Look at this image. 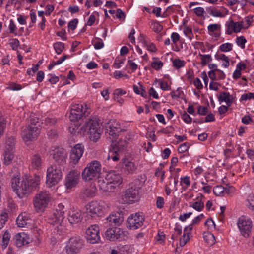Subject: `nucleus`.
Masks as SVG:
<instances>
[{"label": "nucleus", "mask_w": 254, "mask_h": 254, "mask_svg": "<svg viewBox=\"0 0 254 254\" xmlns=\"http://www.w3.org/2000/svg\"><path fill=\"white\" fill-rule=\"evenodd\" d=\"M237 225L241 234L244 237H248L252 231L253 223L248 217L242 216L237 221Z\"/></svg>", "instance_id": "obj_12"}, {"label": "nucleus", "mask_w": 254, "mask_h": 254, "mask_svg": "<svg viewBox=\"0 0 254 254\" xmlns=\"http://www.w3.org/2000/svg\"><path fill=\"white\" fill-rule=\"evenodd\" d=\"M189 148V143L188 142H185L179 146L178 150L180 153H184L188 150Z\"/></svg>", "instance_id": "obj_64"}, {"label": "nucleus", "mask_w": 254, "mask_h": 254, "mask_svg": "<svg viewBox=\"0 0 254 254\" xmlns=\"http://www.w3.org/2000/svg\"><path fill=\"white\" fill-rule=\"evenodd\" d=\"M96 188L94 186H90L83 189L81 192V196L83 198H91L95 195Z\"/></svg>", "instance_id": "obj_30"}, {"label": "nucleus", "mask_w": 254, "mask_h": 254, "mask_svg": "<svg viewBox=\"0 0 254 254\" xmlns=\"http://www.w3.org/2000/svg\"><path fill=\"white\" fill-rule=\"evenodd\" d=\"M213 191L216 196H222L225 194V188L222 185H217L213 188Z\"/></svg>", "instance_id": "obj_43"}, {"label": "nucleus", "mask_w": 254, "mask_h": 254, "mask_svg": "<svg viewBox=\"0 0 254 254\" xmlns=\"http://www.w3.org/2000/svg\"><path fill=\"white\" fill-rule=\"evenodd\" d=\"M180 184L182 186L183 190H186L187 188L190 185V177L186 176L181 178Z\"/></svg>", "instance_id": "obj_42"}, {"label": "nucleus", "mask_w": 254, "mask_h": 254, "mask_svg": "<svg viewBox=\"0 0 254 254\" xmlns=\"http://www.w3.org/2000/svg\"><path fill=\"white\" fill-rule=\"evenodd\" d=\"M32 220L30 218V215L26 212L22 213L17 218L16 223L18 227H28L31 224Z\"/></svg>", "instance_id": "obj_25"}, {"label": "nucleus", "mask_w": 254, "mask_h": 254, "mask_svg": "<svg viewBox=\"0 0 254 254\" xmlns=\"http://www.w3.org/2000/svg\"><path fill=\"white\" fill-rule=\"evenodd\" d=\"M233 48V44L230 43H225L221 44L219 49L221 52H227L231 51Z\"/></svg>", "instance_id": "obj_49"}, {"label": "nucleus", "mask_w": 254, "mask_h": 254, "mask_svg": "<svg viewBox=\"0 0 254 254\" xmlns=\"http://www.w3.org/2000/svg\"><path fill=\"white\" fill-rule=\"evenodd\" d=\"M142 43L143 45L146 47L147 49L152 52L157 51V48L155 44L153 43H148L146 37L144 35H141Z\"/></svg>", "instance_id": "obj_34"}, {"label": "nucleus", "mask_w": 254, "mask_h": 254, "mask_svg": "<svg viewBox=\"0 0 254 254\" xmlns=\"http://www.w3.org/2000/svg\"><path fill=\"white\" fill-rule=\"evenodd\" d=\"M98 179V186L101 190L108 192L113 191L112 185L110 184L109 182L106 180V178L105 179L100 178V177Z\"/></svg>", "instance_id": "obj_29"}, {"label": "nucleus", "mask_w": 254, "mask_h": 254, "mask_svg": "<svg viewBox=\"0 0 254 254\" xmlns=\"http://www.w3.org/2000/svg\"><path fill=\"white\" fill-rule=\"evenodd\" d=\"M254 99V93L249 92L243 94L240 98L241 100L246 101L247 100Z\"/></svg>", "instance_id": "obj_60"}, {"label": "nucleus", "mask_w": 254, "mask_h": 254, "mask_svg": "<svg viewBox=\"0 0 254 254\" xmlns=\"http://www.w3.org/2000/svg\"><path fill=\"white\" fill-rule=\"evenodd\" d=\"M207 11L213 17H224L225 16V14L216 8L209 7L207 9Z\"/></svg>", "instance_id": "obj_39"}, {"label": "nucleus", "mask_w": 254, "mask_h": 254, "mask_svg": "<svg viewBox=\"0 0 254 254\" xmlns=\"http://www.w3.org/2000/svg\"><path fill=\"white\" fill-rule=\"evenodd\" d=\"M227 29V33L231 34L232 32H239L243 28V22H234L233 20L230 19L226 24Z\"/></svg>", "instance_id": "obj_22"}, {"label": "nucleus", "mask_w": 254, "mask_h": 254, "mask_svg": "<svg viewBox=\"0 0 254 254\" xmlns=\"http://www.w3.org/2000/svg\"><path fill=\"white\" fill-rule=\"evenodd\" d=\"M95 14H96L97 15H98V13L97 12H94L89 17L87 23L86 25L88 26H92L93 25V24L96 21V16Z\"/></svg>", "instance_id": "obj_57"}, {"label": "nucleus", "mask_w": 254, "mask_h": 254, "mask_svg": "<svg viewBox=\"0 0 254 254\" xmlns=\"http://www.w3.org/2000/svg\"><path fill=\"white\" fill-rule=\"evenodd\" d=\"M151 26L153 30L156 33L160 32L163 29L162 26L158 22H153Z\"/></svg>", "instance_id": "obj_55"}, {"label": "nucleus", "mask_w": 254, "mask_h": 254, "mask_svg": "<svg viewBox=\"0 0 254 254\" xmlns=\"http://www.w3.org/2000/svg\"><path fill=\"white\" fill-rule=\"evenodd\" d=\"M68 216V221L72 224L81 222L83 218L82 211L74 208L70 209Z\"/></svg>", "instance_id": "obj_21"}, {"label": "nucleus", "mask_w": 254, "mask_h": 254, "mask_svg": "<svg viewBox=\"0 0 254 254\" xmlns=\"http://www.w3.org/2000/svg\"><path fill=\"white\" fill-rule=\"evenodd\" d=\"M15 138L13 136L8 137L5 142V148L4 150L13 151L15 148Z\"/></svg>", "instance_id": "obj_35"}, {"label": "nucleus", "mask_w": 254, "mask_h": 254, "mask_svg": "<svg viewBox=\"0 0 254 254\" xmlns=\"http://www.w3.org/2000/svg\"><path fill=\"white\" fill-rule=\"evenodd\" d=\"M84 151V146L81 144H77L73 147L70 153V162L74 164H77L82 156Z\"/></svg>", "instance_id": "obj_18"}, {"label": "nucleus", "mask_w": 254, "mask_h": 254, "mask_svg": "<svg viewBox=\"0 0 254 254\" xmlns=\"http://www.w3.org/2000/svg\"><path fill=\"white\" fill-rule=\"evenodd\" d=\"M215 58L217 60L222 61V66L227 68L230 65V58L226 55L221 53H216Z\"/></svg>", "instance_id": "obj_32"}, {"label": "nucleus", "mask_w": 254, "mask_h": 254, "mask_svg": "<svg viewBox=\"0 0 254 254\" xmlns=\"http://www.w3.org/2000/svg\"><path fill=\"white\" fill-rule=\"evenodd\" d=\"M102 165L100 162L93 160L87 164L82 172V177L85 181H90L100 177Z\"/></svg>", "instance_id": "obj_7"}, {"label": "nucleus", "mask_w": 254, "mask_h": 254, "mask_svg": "<svg viewBox=\"0 0 254 254\" xmlns=\"http://www.w3.org/2000/svg\"><path fill=\"white\" fill-rule=\"evenodd\" d=\"M190 207L193 208L197 211H201L204 208V203L201 200L195 202H192L190 204Z\"/></svg>", "instance_id": "obj_41"}, {"label": "nucleus", "mask_w": 254, "mask_h": 254, "mask_svg": "<svg viewBox=\"0 0 254 254\" xmlns=\"http://www.w3.org/2000/svg\"><path fill=\"white\" fill-rule=\"evenodd\" d=\"M220 103L225 102L228 106H231L233 104L234 98L228 92H221L218 97Z\"/></svg>", "instance_id": "obj_27"}, {"label": "nucleus", "mask_w": 254, "mask_h": 254, "mask_svg": "<svg viewBox=\"0 0 254 254\" xmlns=\"http://www.w3.org/2000/svg\"><path fill=\"white\" fill-rule=\"evenodd\" d=\"M204 218V215L203 214H201L197 217H195L192 220L191 223L185 228V231L187 232V230H189V231L190 232L193 229V225L199 223L200 220Z\"/></svg>", "instance_id": "obj_36"}, {"label": "nucleus", "mask_w": 254, "mask_h": 254, "mask_svg": "<svg viewBox=\"0 0 254 254\" xmlns=\"http://www.w3.org/2000/svg\"><path fill=\"white\" fill-rule=\"evenodd\" d=\"M86 213L92 218L102 216L109 209L108 204L103 201L93 200L85 206Z\"/></svg>", "instance_id": "obj_4"}, {"label": "nucleus", "mask_w": 254, "mask_h": 254, "mask_svg": "<svg viewBox=\"0 0 254 254\" xmlns=\"http://www.w3.org/2000/svg\"><path fill=\"white\" fill-rule=\"evenodd\" d=\"M63 172L60 166L51 165L47 168L46 184L50 188L57 185L62 179Z\"/></svg>", "instance_id": "obj_8"}, {"label": "nucleus", "mask_w": 254, "mask_h": 254, "mask_svg": "<svg viewBox=\"0 0 254 254\" xmlns=\"http://www.w3.org/2000/svg\"><path fill=\"white\" fill-rule=\"evenodd\" d=\"M52 198L49 191L42 190L37 193L33 199L34 210L37 213H43L48 207Z\"/></svg>", "instance_id": "obj_6"}, {"label": "nucleus", "mask_w": 254, "mask_h": 254, "mask_svg": "<svg viewBox=\"0 0 254 254\" xmlns=\"http://www.w3.org/2000/svg\"><path fill=\"white\" fill-rule=\"evenodd\" d=\"M199 56L200 57L201 60V65L202 66H205L207 64L212 61V58L210 54L203 55L201 53L199 54Z\"/></svg>", "instance_id": "obj_40"}, {"label": "nucleus", "mask_w": 254, "mask_h": 254, "mask_svg": "<svg viewBox=\"0 0 254 254\" xmlns=\"http://www.w3.org/2000/svg\"><path fill=\"white\" fill-rule=\"evenodd\" d=\"M53 47L56 53L59 55L64 49V44L61 42H56L53 44Z\"/></svg>", "instance_id": "obj_45"}, {"label": "nucleus", "mask_w": 254, "mask_h": 254, "mask_svg": "<svg viewBox=\"0 0 254 254\" xmlns=\"http://www.w3.org/2000/svg\"><path fill=\"white\" fill-rule=\"evenodd\" d=\"M171 95L173 99L182 98L184 96V93L180 89V88H178L176 91L172 92Z\"/></svg>", "instance_id": "obj_53"}, {"label": "nucleus", "mask_w": 254, "mask_h": 254, "mask_svg": "<svg viewBox=\"0 0 254 254\" xmlns=\"http://www.w3.org/2000/svg\"><path fill=\"white\" fill-rule=\"evenodd\" d=\"M15 243L17 247H21L29 243L30 239L24 232L19 233L15 235L14 237Z\"/></svg>", "instance_id": "obj_24"}, {"label": "nucleus", "mask_w": 254, "mask_h": 254, "mask_svg": "<svg viewBox=\"0 0 254 254\" xmlns=\"http://www.w3.org/2000/svg\"><path fill=\"white\" fill-rule=\"evenodd\" d=\"M9 45L12 50H17L20 45V42L17 39H12L10 40Z\"/></svg>", "instance_id": "obj_54"}, {"label": "nucleus", "mask_w": 254, "mask_h": 254, "mask_svg": "<svg viewBox=\"0 0 254 254\" xmlns=\"http://www.w3.org/2000/svg\"><path fill=\"white\" fill-rule=\"evenodd\" d=\"M65 209L62 203H59L54 210L52 215L51 216L49 223L53 226H56L58 232L63 229L62 223L64 219Z\"/></svg>", "instance_id": "obj_9"}, {"label": "nucleus", "mask_w": 254, "mask_h": 254, "mask_svg": "<svg viewBox=\"0 0 254 254\" xmlns=\"http://www.w3.org/2000/svg\"><path fill=\"white\" fill-rule=\"evenodd\" d=\"M8 214L5 212H3L0 214V230L4 226L8 219Z\"/></svg>", "instance_id": "obj_50"}, {"label": "nucleus", "mask_w": 254, "mask_h": 254, "mask_svg": "<svg viewBox=\"0 0 254 254\" xmlns=\"http://www.w3.org/2000/svg\"><path fill=\"white\" fill-rule=\"evenodd\" d=\"M125 60L124 58H117L113 64V66L116 68H120L124 63Z\"/></svg>", "instance_id": "obj_58"}, {"label": "nucleus", "mask_w": 254, "mask_h": 254, "mask_svg": "<svg viewBox=\"0 0 254 254\" xmlns=\"http://www.w3.org/2000/svg\"><path fill=\"white\" fill-rule=\"evenodd\" d=\"M183 32L185 35L190 39H191L193 37L192 29L190 27L188 26L185 27L184 29Z\"/></svg>", "instance_id": "obj_63"}, {"label": "nucleus", "mask_w": 254, "mask_h": 254, "mask_svg": "<svg viewBox=\"0 0 254 254\" xmlns=\"http://www.w3.org/2000/svg\"><path fill=\"white\" fill-rule=\"evenodd\" d=\"M80 178V172L77 170L70 171L66 176L65 185L68 189L75 187Z\"/></svg>", "instance_id": "obj_20"}, {"label": "nucleus", "mask_w": 254, "mask_h": 254, "mask_svg": "<svg viewBox=\"0 0 254 254\" xmlns=\"http://www.w3.org/2000/svg\"><path fill=\"white\" fill-rule=\"evenodd\" d=\"M144 216L140 213L131 214L127 219V227L131 230H136L141 227L144 223Z\"/></svg>", "instance_id": "obj_14"}, {"label": "nucleus", "mask_w": 254, "mask_h": 254, "mask_svg": "<svg viewBox=\"0 0 254 254\" xmlns=\"http://www.w3.org/2000/svg\"><path fill=\"white\" fill-rule=\"evenodd\" d=\"M121 198L123 203L132 204L139 200V192L137 189L129 187L121 195Z\"/></svg>", "instance_id": "obj_13"}, {"label": "nucleus", "mask_w": 254, "mask_h": 254, "mask_svg": "<svg viewBox=\"0 0 254 254\" xmlns=\"http://www.w3.org/2000/svg\"><path fill=\"white\" fill-rule=\"evenodd\" d=\"M203 238L208 245L212 246L216 242L214 235L211 233H204Z\"/></svg>", "instance_id": "obj_37"}, {"label": "nucleus", "mask_w": 254, "mask_h": 254, "mask_svg": "<svg viewBox=\"0 0 254 254\" xmlns=\"http://www.w3.org/2000/svg\"><path fill=\"white\" fill-rule=\"evenodd\" d=\"M52 155L57 166H64L66 164L67 153L63 148H57L53 150Z\"/></svg>", "instance_id": "obj_16"}, {"label": "nucleus", "mask_w": 254, "mask_h": 254, "mask_svg": "<svg viewBox=\"0 0 254 254\" xmlns=\"http://www.w3.org/2000/svg\"><path fill=\"white\" fill-rule=\"evenodd\" d=\"M69 56L67 55H65L62 58L59 59L57 61H52L51 62L50 64L49 65L48 68L49 70H51L55 65L60 64H62L64 61Z\"/></svg>", "instance_id": "obj_46"}, {"label": "nucleus", "mask_w": 254, "mask_h": 254, "mask_svg": "<svg viewBox=\"0 0 254 254\" xmlns=\"http://www.w3.org/2000/svg\"><path fill=\"white\" fill-rule=\"evenodd\" d=\"M14 152L4 150L3 152V164L6 165L11 164L14 159Z\"/></svg>", "instance_id": "obj_31"}, {"label": "nucleus", "mask_w": 254, "mask_h": 254, "mask_svg": "<svg viewBox=\"0 0 254 254\" xmlns=\"http://www.w3.org/2000/svg\"><path fill=\"white\" fill-rule=\"evenodd\" d=\"M146 180V176L144 174H142L138 176L134 179L129 185V187L132 189L137 190L139 192L140 190L141 189L145 182Z\"/></svg>", "instance_id": "obj_26"}, {"label": "nucleus", "mask_w": 254, "mask_h": 254, "mask_svg": "<svg viewBox=\"0 0 254 254\" xmlns=\"http://www.w3.org/2000/svg\"><path fill=\"white\" fill-rule=\"evenodd\" d=\"M83 245V241L79 237L70 238L65 247L64 250L67 254H75L79 252Z\"/></svg>", "instance_id": "obj_11"}, {"label": "nucleus", "mask_w": 254, "mask_h": 254, "mask_svg": "<svg viewBox=\"0 0 254 254\" xmlns=\"http://www.w3.org/2000/svg\"><path fill=\"white\" fill-rule=\"evenodd\" d=\"M246 206L252 211H254V193H252L250 194L246 200Z\"/></svg>", "instance_id": "obj_38"}, {"label": "nucleus", "mask_w": 254, "mask_h": 254, "mask_svg": "<svg viewBox=\"0 0 254 254\" xmlns=\"http://www.w3.org/2000/svg\"><path fill=\"white\" fill-rule=\"evenodd\" d=\"M37 119H31L30 123L21 132V136L25 142L35 140L39 134L41 129L40 123Z\"/></svg>", "instance_id": "obj_5"}, {"label": "nucleus", "mask_w": 254, "mask_h": 254, "mask_svg": "<svg viewBox=\"0 0 254 254\" xmlns=\"http://www.w3.org/2000/svg\"><path fill=\"white\" fill-rule=\"evenodd\" d=\"M160 83V88L163 91H168L171 90V87L168 84V83L165 81H162L159 79L157 81Z\"/></svg>", "instance_id": "obj_59"}, {"label": "nucleus", "mask_w": 254, "mask_h": 254, "mask_svg": "<svg viewBox=\"0 0 254 254\" xmlns=\"http://www.w3.org/2000/svg\"><path fill=\"white\" fill-rule=\"evenodd\" d=\"M133 90L136 94L140 95L143 97H146L147 96L146 92L142 86H141L140 89H139L136 85H134L133 86Z\"/></svg>", "instance_id": "obj_51"}, {"label": "nucleus", "mask_w": 254, "mask_h": 254, "mask_svg": "<svg viewBox=\"0 0 254 254\" xmlns=\"http://www.w3.org/2000/svg\"><path fill=\"white\" fill-rule=\"evenodd\" d=\"M123 218L120 214L118 215H110L106 219V223H109L111 226L117 227L119 226L123 222Z\"/></svg>", "instance_id": "obj_28"}, {"label": "nucleus", "mask_w": 254, "mask_h": 254, "mask_svg": "<svg viewBox=\"0 0 254 254\" xmlns=\"http://www.w3.org/2000/svg\"><path fill=\"white\" fill-rule=\"evenodd\" d=\"M220 28V25L219 24H211L208 26V31L210 34L217 31Z\"/></svg>", "instance_id": "obj_61"}, {"label": "nucleus", "mask_w": 254, "mask_h": 254, "mask_svg": "<svg viewBox=\"0 0 254 254\" xmlns=\"http://www.w3.org/2000/svg\"><path fill=\"white\" fill-rule=\"evenodd\" d=\"M87 130L90 140L96 142L100 138L102 132V129L101 128L97 119L93 118L89 119L85 124L81 127L80 132L84 134Z\"/></svg>", "instance_id": "obj_3"}, {"label": "nucleus", "mask_w": 254, "mask_h": 254, "mask_svg": "<svg viewBox=\"0 0 254 254\" xmlns=\"http://www.w3.org/2000/svg\"><path fill=\"white\" fill-rule=\"evenodd\" d=\"M122 168L123 171L127 174H133L135 172L137 169V167L134 163L127 159L122 160Z\"/></svg>", "instance_id": "obj_23"}, {"label": "nucleus", "mask_w": 254, "mask_h": 254, "mask_svg": "<svg viewBox=\"0 0 254 254\" xmlns=\"http://www.w3.org/2000/svg\"><path fill=\"white\" fill-rule=\"evenodd\" d=\"M42 164V160L40 156L37 154L32 156L31 158V166L33 169H39Z\"/></svg>", "instance_id": "obj_33"}, {"label": "nucleus", "mask_w": 254, "mask_h": 254, "mask_svg": "<svg viewBox=\"0 0 254 254\" xmlns=\"http://www.w3.org/2000/svg\"><path fill=\"white\" fill-rule=\"evenodd\" d=\"M246 42L247 40L243 36L238 37L236 39L237 44L243 49L245 47V43Z\"/></svg>", "instance_id": "obj_52"}, {"label": "nucleus", "mask_w": 254, "mask_h": 254, "mask_svg": "<svg viewBox=\"0 0 254 254\" xmlns=\"http://www.w3.org/2000/svg\"><path fill=\"white\" fill-rule=\"evenodd\" d=\"M85 237L87 241L91 244L98 243L100 240L99 227L97 225H92L86 231Z\"/></svg>", "instance_id": "obj_15"}, {"label": "nucleus", "mask_w": 254, "mask_h": 254, "mask_svg": "<svg viewBox=\"0 0 254 254\" xmlns=\"http://www.w3.org/2000/svg\"><path fill=\"white\" fill-rule=\"evenodd\" d=\"M163 65V64L161 61H154L151 62V67L156 70L160 69Z\"/></svg>", "instance_id": "obj_56"}, {"label": "nucleus", "mask_w": 254, "mask_h": 254, "mask_svg": "<svg viewBox=\"0 0 254 254\" xmlns=\"http://www.w3.org/2000/svg\"><path fill=\"white\" fill-rule=\"evenodd\" d=\"M106 179L109 182L110 184L113 185L112 186L113 190L121 184L123 182V178L121 174L115 171L108 172L106 174Z\"/></svg>", "instance_id": "obj_19"}, {"label": "nucleus", "mask_w": 254, "mask_h": 254, "mask_svg": "<svg viewBox=\"0 0 254 254\" xmlns=\"http://www.w3.org/2000/svg\"><path fill=\"white\" fill-rule=\"evenodd\" d=\"M81 104H74L70 106V112L69 118L71 121L76 122L81 119L84 115L86 116L89 113V109Z\"/></svg>", "instance_id": "obj_10"}, {"label": "nucleus", "mask_w": 254, "mask_h": 254, "mask_svg": "<svg viewBox=\"0 0 254 254\" xmlns=\"http://www.w3.org/2000/svg\"><path fill=\"white\" fill-rule=\"evenodd\" d=\"M190 232L189 230L187 232L184 230V234L180 239L179 245L181 247H182L185 245L187 241L190 239L189 234Z\"/></svg>", "instance_id": "obj_44"}, {"label": "nucleus", "mask_w": 254, "mask_h": 254, "mask_svg": "<svg viewBox=\"0 0 254 254\" xmlns=\"http://www.w3.org/2000/svg\"><path fill=\"white\" fill-rule=\"evenodd\" d=\"M41 177L38 175H35L30 179L23 178L20 181V174L16 172L12 176L11 185L14 192L20 198L30 194L33 191L38 190Z\"/></svg>", "instance_id": "obj_2"}, {"label": "nucleus", "mask_w": 254, "mask_h": 254, "mask_svg": "<svg viewBox=\"0 0 254 254\" xmlns=\"http://www.w3.org/2000/svg\"><path fill=\"white\" fill-rule=\"evenodd\" d=\"M106 136L112 142L107 159L114 161H118L122 155V152L126 147L125 140L119 138V133L122 130L121 126L116 120H110L106 126Z\"/></svg>", "instance_id": "obj_1"}, {"label": "nucleus", "mask_w": 254, "mask_h": 254, "mask_svg": "<svg viewBox=\"0 0 254 254\" xmlns=\"http://www.w3.org/2000/svg\"><path fill=\"white\" fill-rule=\"evenodd\" d=\"M105 234L106 238L111 241H120L124 236L123 230L118 227L108 229Z\"/></svg>", "instance_id": "obj_17"}, {"label": "nucleus", "mask_w": 254, "mask_h": 254, "mask_svg": "<svg viewBox=\"0 0 254 254\" xmlns=\"http://www.w3.org/2000/svg\"><path fill=\"white\" fill-rule=\"evenodd\" d=\"M186 63L184 60H182L180 59H175L172 60L173 66L176 69H179L184 67Z\"/></svg>", "instance_id": "obj_47"}, {"label": "nucleus", "mask_w": 254, "mask_h": 254, "mask_svg": "<svg viewBox=\"0 0 254 254\" xmlns=\"http://www.w3.org/2000/svg\"><path fill=\"white\" fill-rule=\"evenodd\" d=\"M10 238V235L8 231H6L2 236V247L5 249L8 245Z\"/></svg>", "instance_id": "obj_48"}, {"label": "nucleus", "mask_w": 254, "mask_h": 254, "mask_svg": "<svg viewBox=\"0 0 254 254\" xmlns=\"http://www.w3.org/2000/svg\"><path fill=\"white\" fill-rule=\"evenodd\" d=\"M8 208L11 212H14L16 210L17 206L12 200L8 201Z\"/></svg>", "instance_id": "obj_62"}]
</instances>
